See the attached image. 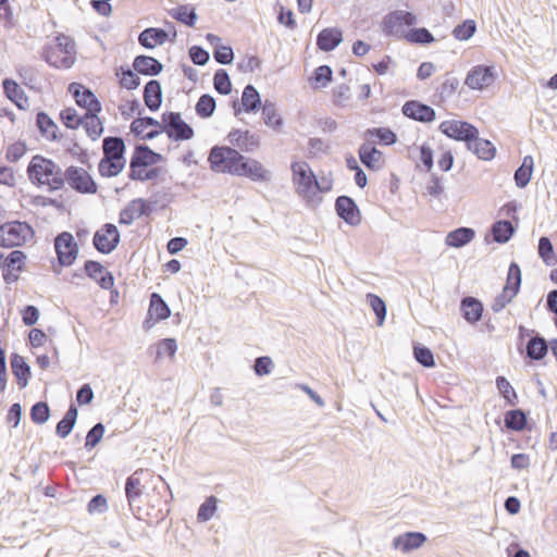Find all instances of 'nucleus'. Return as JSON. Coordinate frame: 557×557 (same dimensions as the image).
Returning a JSON list of instances; mask_svg holds the SVG:
<instances>
[{"label":"nucleus","mask_w":557,"mask_h":557,"mask_svg":"<svg viewBox=\"0 0 557 557\" xmlns=\"http://www.w3.org/2000/svg\"><path fill=\"white\" fill-rule=\"evenodd\" d=\"M207 161L210 170L214 173L247 177L259 183L271 180V172L258 160L246 157L239 150L227 145L212 146Z\"/></svg>","instance_id":"1"},{"label":"nucleus","mask_w":557,"mask_h":557,"mask_svg":"<svg viewBox=\"0 0 557 557\" xmlns=\"http://www.w3.org/2000/svg\"><path fill=\"white\" fill-rule=\"evenodd\" d=\"M131 133L138 139L152 140L165 133L172 141L189 140L195 136L194 128L182 119L180 112L165 111L161 122L152 116L136 117L131 123Z\"/></svg>","instance_id":"2"},{"label":"nucleus","mask_w":557,"mask_h":557,"mask_svg":"<svg viewBox=\"0 0 557 557\" xmlns=\"http://www.w3.org/2000/svg\"><path fill=\"white\" fill-rule=\"evenodd\" d=\"M27 175L32 184L36 186L48 185L50 191L59 190L64 186L61 168L53 160L41 154L32 158L27 165Z\"/></svg>","instance_id":"3"},{"label":"nucleus","mask_w":557,"mask_h":557,"mask_svg":"<svg viewBox=\"0 0 557 557\" xmlns=\"http://www.w3.org/2000/svg\"><path fill=\"white\" fill-rule=\"evenodd\" d=\"M295 190L308 203L315 201L314 186H318V176L306 161H295L290 164Z\"/></svg>","instance_id":"4"},{"label":"nucleus","mask_w":557,"mask_h":557,"mask_svg":"<svg viewBox=\"0 0 557 557\" xmlns=\"http://www.w3.org/2000/svg\"><path fill=\"white\" fill-rule=\"evenodd\" d=\"M418 23L417 15L406 10H394L383 16L381 29L386 37L404 39L408 28Z\"/></svg>","instance_id":"5"},{"label":"nucleus","mask_w":557,"mask_h":557,"mask_svg":"<svg viewBox=\"0 0 557 557\" xmlns=\"http://www.w3.org/2000/svg\"><path fill=\"white\" fill-rule=\"evenodd\" d=\"M35 236L33 226L18 220L9 221L0 225V247L13 248L25 245Z\"/></svg>","instance_id":"6"},{"label":"nucleus","mask_w":557,"mask_h":557,"mask_svg":"<svg viewBox=\"0 0 557 557\" xmlns=\"http://www.w3.org/2000/svg\"><path fill=\"white\" fill-rule=\"evenodd\" d=\"M522 283V273L520 265L516 261H511L508 267L506 283L500 294H498L493 302L492 310L494 312L502 311L513 298L519 294Z\"/></svg>","instance_id":"7"},{"label":"nucleus","mask_w":557,"mask_h":557,"mask_svg":"<svg viewBox=\"0 0 557 557\" xmlns=\"http://www.w3.org/2000/svg\"><path fill=\"white\" fill-rule=\"evenodd\" d=\"M64 183L79 194H96L98 186L92 176L83 168L69 166L63 172Z\"/></svg>","instance_id":"8"},{"label":"nucleus","mask_w":557,"mask_h":557,"mask_svg":"<svg viewBox=\"0 0 557 557\" xmlns=\"http://www.w3.org/2000/svg\"><path fill=\"white\" fill-rule=\"evenodd\" d=\"M54 250L61 267H71L78 255V245L72 233L63 231L54 237Z\"/></svg>","instance_id":"9"},{"label":"nucleus","mask_w":557,"mask_h":557,"mask_svg":"<svg viewBox=\"0 0 557 557\" xmlns=\"http://www.w3.org/2000/svg\"><path fill=\"white\" fill-rule=\"evenodd\" d=\"M438 129L448 138L457 141H463L466 146L471 139L479 135V129L471 123L460 120L443 121Z\"/></svg>","instance_id":"10"},{"label":"nucleus","mask_w":557,"mask_h":557,"mask_svg":"<svg viewBox=\"0 0 557 557\" xmlns=\"http://www.w3.org/2000/svg\"><path fill=\"white\" fill-rule=\"evenodd\" d=\"M120 231L113 223H104L97 230L92 237V245L95 249L102 253H111L120 244Z\"/></svg>","instance_id":"11"},{"label":"nucleus","mask_w":557,"mask_h":557,"mask_svg":"<svg viewBox=\"0 0 557 557\" xmlns=\"http://www.w3.org/2000/svg\"><path fill=\"white\" fill-rule=\"evenodd\" d=\"M494 65L478 64L472 66L465 78V85L470 89L483 90L490 87L496 79Z\"/></svg>","instance_id":"12"},{"label":"nucleus","mask_w":557,"mask_h":557,"mask_svg":"<svg viewBox=\"0 0 557 557\" xmlns=\"http://www.w3.org/2000/svg\"><path fill=\"white\" fill-rule=\"evenodd\" d=\"M157 200L150 201L144 198H135L131 200L119 214V223L123 225H132L136 219L149 216L153 212V205Z\"/></svg>","instance_id":"13"},{"label":"nucleus","mask_w":557,"mask_h":557,"mask_svg":"<svg viewBox=\"0 0 557 557\" xmlns=\"http://www.w3.org/2000/svg\"><path fill=\"white\" fill-rule=\"evenodd\" d=\"M67 91L74 98L75 103L86 112L101 111L102 106L94 91L85 85L73 82L69 85Z\"/></svg>","instance_id":"14"},{"label":"nucleus","mask_w":557,"mask_h":557,"mask_svg":"<svg viewBox=\"0 0 557 557\" xmlns=\"http://www.w3.org/2000/svg\"><path fill=\"white\" fill-rule=\"evenodd\" d=\"M143 474H145L143 469L136 470L133 474L126 478L124 485L129 509L136 519H140V507L137 506V503H139L144 493V485L141 484L140 478Z\"/></svg>","instance_id":"15"},{"label":"nucleus","mask_w":557,"mask_h":557,"mask_svg":"<svg viewBox=\"0 0 557 557\" xmlns=\"http://www.w3.org/2000/svg\"><path fill=\"white\" fill-rule=\"evenodd\" d=\"M518 351L527 363L542 361L548 354V342L537 333L524 346L518 345Z\"/></svg>","instance_id":"16"},{"label":"nucleus","mask_w":557,"mask_h":557,"mask_svg":"<svg viewBox=\"0 0 557 557\" xmlns=\"http://www.w3.org/2000/svg\"><path fill=\"white\" fill-rule=\"evenodd\" d=\"M262 104L263 102L258 89L251 84H247L244 87L242 102L238 99H234L231 102L235 116H238L242 112L256 113Z\"/></svg>","instance_id":"17"},{"label":"nucleus","mask_w":557,"mask_h":557,"mask_svg":"<svg viewBox=\"0 0 557 557\" xmlns=\"http://www.w3.org/2000/svg\"><path fill=\"white\" fill-rule=\"evenodd\" d=\"M171 315V309L159 293H151L149 297V307L147 317L143 322L145 330L151 329L157 322L168 319Z\"/></svg>","instance_id":"18"},{"label":"nucleus","mask_w":557,"mask_h":557,"mask_svg":"<svg viewBox=\"0 0 557 557\" xmlns=\"http://www.w3.org/2000/svg\"><path fill=\"white\" fill-rule=\"evenodd\" d=\"M335 212L339 219L350 226L361 223V212L357 202L349 196L341 195L335 200Z\"/></svg>","instance_id":"19"},{"label":"nucleus","mask_w":557,"mask_h":557,"mask_svg":"<svg viewBox=\"0 0 557 557\" xmlns=\"http://www.w3.org/2000/svg\"><path fill=\"white\" fill-rule=\"evenodd\" d=\"M401 113L404 116L421 123H431L436 117L435 110L419 100H407L401 107Z\"/></svg>","instance_id":"20"},{"label":"nucleus","mask_w":557,"mask_h":557,"mask_svg":"<svg viewBox=\"0 0 557 557\" xmlns=\"http://www.w3.org/2000/svg\"><path fill=\"white\" fill-rule=\"evenodd\" d=\"M86 275L95 281L101 288L111 289L114 285V276L104 265L96 260H86L84 263Z\"/></svg>","instance_id":"21"},{"label":"nucleus","mask_w":557,"mask_h":557,"mask_svg":"<svg viewBox=\"0 0 557 557\" xmlns=\"http://www.w3.org/2000/svg\"><path fill=\"white\" fill-rule=\"evenodd\" d=\"M227 140L232 145L231 147L244 152H252L260 146L258 135L239 128H233L227 135Z\"/></svg>","instance_id":"22"},{"label":"nucleus","mask_w":557,"mask_h":557,"mask_svg":"<svg viewBox=\"0 0 557 557\" xmlns=\"http://www.w3.org/2000/svg\"><path fill=\"white\" fill-rule=\"evenodd\" d=\"M518 226L509 220L502 219L495 221L485 237L486 242H494L497 244H506L517 232Z\"/></svg>","instance_id":"23"},{"label":"nucleus","mask_w":557,"mask_h":557,"mask_svg":"<svg viewBox=\"0 0 557 557\" xmlns=\"http://www.w3.org/2000/svg\"><path fill=\"white\" fill-rule=\"evenodd\" d=\"M426 541L428 537L424 533L408 531L395 536L392 545L395 549H400L403 553H410L420 548Z\"/></svg>","instance_id":"24"},{"label":"nucleus","mask_w":557,"mask_h":557,"mask_svg":"<svg viewBox=\"0 0 557 557\" xmlns=\"http://www.w3.org/2000/svg\"><path fill=\"white\" fill-rule=\"evenodd\" d=\"M360 162L372 171L380 170L383 166V153L373 143H364L358 149Z\"/></svg>","instance_id":"25"},{"label":"nucleus","mask_w":557,"mask_h":557,"mask_svg":"<svg viewBox=\"0 0 557 557\" xmlns=\"http://www.w3.org/2000/svg\"><path fill=\"white\" fill-rule=\"evenodd\" d=\"M11 371L16 380L18 387L25 388L32 377L30 366L26 359L17 352H12L10 356Z\"/></svg>","instance_id":"26"},{"label":"nucleus","mask_w":557,"mask_h":557,"mask_svg":"<svg viewBox=\"0 0 557 557\" xmlns=\"http://www.w3.org/2000/svg\"><path fill=\"white\" fill-rule=\"evenodd\" d=\"M504 424L506 430L512 432L530 431L529 412L521 408H513L505 412Z\"/></svg>","instance_id":"27"},{"label":"nucleus","mask_w":557,"mask_h":557,"mask_svg":"<svg viewBox=\"0 0 557 557\" xmlns=\"http://www.w3.org/2000/svg\"><path fill=\"white\" fill-rule=\"evenodd\" d=\"M133 69L144 76H157L163 71V64L154 57L138 54L134 58Z\"/></svg>","instance_id":"28"},{"label":"nucleus","mask_w":557,"mask_h":557,"mask_svg":"<svg viewBox=\"0 0 557 557\" xmlns=\"http://www.w3.org/2000/svg\"><path fill=\"white\" fill-rule=\"evenodd\" d=\"M344 40L342 29L337 27L323 28L317 36V47L323 52L335 50Z\"/></svg>","instance_id":"29"},{"label":"nucleus","mask_w":557,"mask_h":557,"mask_svg":"<svg viewBox=\"0 0 557 557\" xmlns=\"http://www.w3.org/2000/svg\"><path fill=\"white\" fill-rule=\"evenodd\" d=\"M36 127L39 134L49 141H59L62 138L58 125L45 111L37 112Z\"/></svg>","instance_id":"30"},{"label":"nucleus","mask_w":557,"mask_h":557,"mask_svg":"<svg viewBox=\"0 0 557 557\" xmlns=\"http://www.w3.org/2000/svg\"><path fill=\"white\" fill-rule=\"evenodd\" d=\"M483 310V302L480 299L473 296H466L461 299V315L468 323L475 324L479 322L482 319Z\"/></svg>","instance_id":"31"},{"label":"nucleus","mask_w":557,"mask_h":557,"mask_svg":"<svg viewBox=\"0 0 557 557\" xmlns=\"http://www.w3.org/2000/svg\"><path fill=\"white\" fill-rule=\"evenodd\" d=\"M4 96L12 101L20 110H26L28 107V98L21 86L12 78L2 81Z\"/></svg>","instance_id":"32"},{"label":"nucleus","mask_w":557,"mask_h":557,"mask_svg":"<svg viewBox=\"0 0 557 557\" xmlns=\"http://www.w3.org/2000/svg\"><path fill=\"white\" fill-rule=\"evenodd\" d=\"M52 48L64 54V65L72 67L76 60V44L75 40L64 34H58L54 37V45Z\"/></svg>","instance_id":"33"},{"label":"nucleus","mask_w":557,"mask_h":557,"mask_svg":"<svg viewBox=\"0 0 557 557\" xmlns=\"http://www.w3.org/2000/svg\"><path fill=\"white\" fill-rule=\"evenodd\" d=\"M143 98L145 106L151 112L158 111L162 104L161 83L157 79L148 81L144 86Z\"/></svg>","instance_id":"34"},{"label":"nucleus","mask_w":557,"mask_h":557,"mask_svg":"<svg viewBox=\"0 0 557 557\" xmlns=\"http://www.w3.org/2000/svg\"><path fill=\"white\" fill-rule=\"evenodd\" d=\"M169 39L168 30L160 27H147L138 36V42L146 49L161 46Z\"/></svg>","instance_id":"35"},{"label":"nucleus","mask_w":557,"mask_h":557,"mask_svg":"<svg viewBox=\"0 0 557 557\" xmlns=\"http://www.w3.org/2000/svg\"><path fill=\"white\" fill-rule=\"evenodd\" d=\"M145 147V144H136L134 147V151L131 156L128 163V178L131 176H135V174L143 172L144 170L152 166V162L148 153H146L141 148Z\"/></svg>","instance_id":"36"},{"label":"nucleus","mask_w":557,"mask_h":557,"mask_svg":"<svg viewBox=\"0 0 557 557\" xmlns=\"http://www.w3.org/2000/svg\"><path fill=\"white\" fill-rule=\"evenodd\" d=\"M475 237V231L471 227L460 226L446 235L445 244L449 247L461 248L472 242Z\"/></svg>","instance_id":"37"},{"label":"nucleus","mask_w":557,"mask_h":557,"mask_svg":"<svg viewBox=\"0 0 557 557\" xmlns=\"http://www.w3.org/2000/svg\"><path fill=\"white\" fill-rule=\"evenodd\" d=\"M467 149L484 161L492 160L496 154V147L488 139L480 138L479 135L468 143Z\"/></svg>","instance_id":"38"},{"label":"nucleus","mask_w":557,"mask_h":557,"mask_svg":"<svg viewBox=\"0 0 557 557\" xmlns=\"http://www.w3.org/2000/svg\"><path fill=\"white\" fill-rule=\"evenodd\" d=\"M101 111L85 112L83 127L91 140H97L104 132L103 121L99 117Z\"/></svg>","instance_id":"39"},{"label":"nucleus","mask_w":557,"mask_h":557,"mask_svg":"<svg viewBox=\"0 0 557 557\" xmlns=\"http://www.w3.org/2000/svg\"><path fill=\"white\" fill-rule=\"evenodd\" d=\"M103 157H112L121 160L125 159L126 147L122 137L107 136L102 140Z\"/></svg>","instance_id":"40"},{"label":"nucleus","mask_w":557,"mask_h":557,"mask_svg":"<svg viewBox=\"0 0 557 557\" xmlns=\"http://www.w3.org/2000/svg\"><path fill=\"white\" fill-rule=\"evenodd\" d=\"M77 416H78V410H77L76 406L74 404H71L69 406L66 412L64 413L62 419L57 423V426H55V434L60 438H65L71 434L72 430L75 426Z\"/></svg>","instance_id":"41"},{"label":"nucleus","mask_w":557,"mask_h":557,"mask_svg":"<svg viewBox=\"0 0 557 557\" xmlns=\"http://www.w3.org/2000/svg\"><path fill=\"white\" fill-rule=\"evenodd\" d=\"M115 75L119 78V85L121 88L134 90L140 85V78L133 66L129 67L127 65H121L115 69Z\"/></svg>","instance_id":"42"},{"label":"nucleus","mask_w":557,"mask_h":557,"mask_svg":"<svg viewBox=\"0 0 557 557\" xmlns=\"http://www.w3.org/2000/svg\"><path fill=\"white\" fill-rule=\"evenodd\" d=\"M534 169V160L532 156H525L522 159L521 165L515 171L513 180L518 188H524L528 186L532 178Z\"/></svg>","instance_id":"43"},{"label":"nucleus","mask_w":557,"mask_h":557,"mask_svg":"<svg viewBox=\"0 0 557 557\" xmlns=\"http://www.w3.org/2000/svg\"><path fill=\"white\" fill-rule=\"evenodd\" d=\"M125 164L126 160L102 157L98 164V171L102 177H115L124 170Z\"/></svg>","instance_id":"44"},{"label":"nucleus","mask_w":557,"mask_h":557,"mask_svg":"<svg viewBox=\"0 0 557 557\" xmlns=\"http://www.w3.org/2000/svg\"><path fill=\"white\" fill-rule=\"evenodd\" d=\"M169 14L172 18L188 27H194L198 18L195 8L189 4H178L176 8L171 9Z\"/></svg>","instance_id":"45"},{"label":"nucleus","mask_w":557,"mask_h":557,"mask_svg":"<svg viewBox=\"0 0 557 557\" xmlns=\"http://www.w3.org/2000/svg\"><path fill=\"white\" fill-rule=\"evenodd\" d=\"M260 110L264 124L274 131H280L283 126V119L277 113L275 104L271 100L265 99Z\"/></svg>","instance_id":"46"},{"label":"nucleus","mask_w":557,"mask_h":557,"mask_svg":"<svg viewBox=\"0 0 557 557\" xmlns=\"http://www.w3.org/2000/svg\"><path fill=\"white\" fill-rule=\"evenodd\" d=\"M495 384L498 394L504 398L506 405L515 407L519 403L517 392L504 375L496 376Z\"/></svg>","instance_id":"47"},{"label":"nucleus","mask_w":557,"mask_h":557,"mask_svg":"<svg viewBox=\"0 0 557 557\" xmlns=\"http://www.w3.org/2000/svg\"><path fill=\"white\" fill-rule=\"evenodd\" d=\"M409 44L426 46L435 41V37L426 27H410L404 37Z\"/></svg>","instance_id":"48"},{"label":"nucleus","mask_w":557,"mask_h":557,"mask_svg":"<svg viewBox=\"0 0 557 557\" xmlns=\"http://www.w3.org/2000/svg\"><path fill=\"white\" fill-rule=\"evenodd\" d=\"M364 135L370 138H375L377 143L383 146H392L397 143V135L389 127H371L364 132Z\"/></svg>","instance_id":"49"},{"label":"nucleus","mask_w":557,"mask_h":557,"mask_svg":"<svg viewBox=\"0 0 557 557\" xmlns=\"http://www.w3.org/2000/svg\"><path fill=\"white\" fill-rule=\"evenodd\" d=\"M537 253L547 267L557 264V255L549 237L541 236L537 245Z\"/></svg>","instance_id":"50"},{"label":"nucleus","mask_w":557,"mask_h":557,"mask_svg":"<svg viewBox=\"0 0 557 557\" xmlns=\"http://www.w3.org/2000/svg\"><path fill=\"white\" fill-rule=\"evenodd\" d=\"M85 114L79 115L75 108L66 107L59 113L60 122L69 129H77L83 125Z\"/></svg>","instance_id":"51"},{"label":"nucleus","mask_w":557,"mask_h":557,"mask_svg":"<svg viewBox=\"0 0 557 557\" xmlns=\"http://www.w3.org/2000/svg\"><path fill=\"white\" fill-rule=\"evenodd\" d=\"M216 102L210 94H202L195 106L196 114L200 119H209L214 114Z\"/></svg>","instance_id":"52"},{"label":"nucleus","mask_w":557,"mask_h":557,"mask_svg":"<svg viewBox=\"0 0 557 557\" xmlns=\"http://www.w3.org/2000/svg\"><path fill=\"white\" fill-rule=\"evenodd\" d=\"M413 358L414 360L424 368H434L435 359L433 351L421 343H413Z\"/></svg>","instance_id":"53"},{"label":"nucleus","mask_w":557,"mask_h":557,"mask_svg":"<svg viewBox=\"0 0 557 557\" xmlns=\"http://www.w3.org/2000/svg\"><path fill=\"white\" fill-rule=\"evenodd\" d=\"M213 87L220 95L226 96L232 92V82L224 69H219L213 75Z\"/></svg>","instance_id":"54"},{"label":"nucleus","mask_w":557,"mask_h":557,"mask_svg":"<svg viewBox=\"0 0 557 557\" xmlns=\"http://www.w3.org/2000/svg\"><path fill=\"white\" fill-rule=\"evenodd\" d=\"M476 32V23L474 20H465L457 24L453 29V36L460 41L469 40Z\"/></svg>","instance_id":"55"},{"label":"nucleus","mask_w":557,"mask_h":557,"mask_svg":"<svg viewBox=\"0 0 557 557\" xmlns=\"http://www.w3.org/2000/svg\"><path fill=\"white\" fill-rule=\"evenodd\" d=\"M41 58L45 60L50 66L55 69H67L64 65V54L60 51H57L52 48L51 45H46L42 48Z\"/></svg>","instance_id":"56"},{"label":"nucleus","mask_w":557,"mask_h":557,"mask_svg":"<svg viewBox=\"0 0 557 557\" xmlns=\"http://www.w3.org/2000/svg\"><path fill=\"white\" fill-rule=\"evenodd\" d=\"M26 253L22 250H12L7 257L3 259V267L14 270L15 272H22L24 270Z\"/></svg>","instance_id":"57"},{"label":"nucleus","mask_w":557,"mask_h":557,"mask_svg":"<svg viewBox=\"0 0 557 557\" xmlns=\"http://www.w3.org/2000/svg\"><path fill=\"white\" fill-rule=\"evenodd\" d=\"M29 416L35 424H44L50 418V407L46 401H37L32 406Z\"/></svg>","instance_id":"58"},{"label":"nucleus","mask_w":557,"mask_h":557,"mask_svg":"<svg viewBox=\"0 0 557 557\" xmlns=\"http://www.w3.org/2000/svg\"><path fill=\"white\" fill-rule=\"evenodd\" d=\"M367 301L373 312L375 313L379 325H382L386 318V305L385 301L377 295L369 293L367 295Z\"/></svg>","instance_id":"59"},{"label":"nucleus","mask_w":557,"mask_h":557,"mask_svg":"<svg viewBox=\"0 0 557 557\" xmlns=\"http://www.w3.org/2000/svg\"><path fill=\"white\" fill-rule=\"evenodd\" d=\"M218 509V498L215 496L207 497L206 500L199 506L197 511L198 521H209Z\"/></svg>","instance_id":"60"},{"label":"nucleus","mask_w":557,"mask_h":557,"mask_svg":"<svg viewBox=\"0 0 557 557\" xmlns=\"http://www.w3.org/2000/svg\"><path fill=\"white\" fill-rule=\"evenodd\" d=\"M106 426L102 422L96 423L88 432L85 438V448L94 449L102 440Z\"/></svg>","instance_id":"61"},{"label":"nucleus","mask_w":557,"mask_h":557,"mask_svg":"<svg viewBox=\"0 0 557 557\" xmlns=\"http://www.w3.org/2000/svg\"><path fill=\"white\" fill-rule=\"evenodd\" d=\"M188 57L190 61L198 66L206 65L210 60L209 51L199 45H194L188 49Z\"/></svg>","instance_id":"62"},{"label":"nucleus","mask_w":557,"mask_h":557,"mask_svg":"<svg viewBox=\"0 0 557 557\" xmlns=\"http://www.w3.org/2000/svg\"><path fill=\"white\" fill-rule=\"evenodd\" d=\"M213 59L222 65L231 64L234 60L233 48L228 45H221L213 49Z\"/></svg>","instance_id":"63"},{"label":"nucleus","mask_w":557,"mask_h":557,"mask_svg":"<svg viewBox=\"0 0 557 557\" xmlns=\"http://www.w3.org/2000/svg\"><path fill=\"white\" fill-rule=\"evenodd\" d=\"M108 509H109L108 500L103 494L94 495L87 504V511L90 515H95V513L101 515V513H104L106 511H108Z\"/></svg>","instance_id":"64"}]
</instances>
